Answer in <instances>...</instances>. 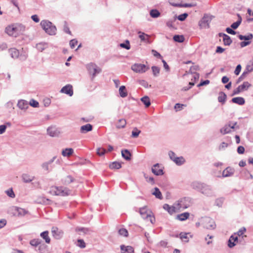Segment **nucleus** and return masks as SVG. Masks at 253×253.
I'll return each mask as SVG.
<instances>
[{"label": "nucleus", "instance_id": "nucleus-1", "mask_svg": "<svg viewBox=\"0 0 253 253\" xmlns=\"http://www.w3.org/2000/svg\"><path fill=\"white\" fill-rule=\"evenodd\" d=\"M25 30V27L20 24H15L8 26L5 28V32L10 36L16 37L21 34Z\"/></svg>", "mask_w": 253, "mask_h": 253}, {"label": "nucleus", "instance_id": "nucleus-2", "mask_svg": "<svg viewBox=\"0 0 253 253\" xmlns=\"http://www.w3.org/2000/svg\"><path fill=\"white\" fill-rule=\"evenodd\" d=\"M49 193L54 195L66 196L71 194V190L67 187L53 186L51 187Z\"/></svg>", "mask_w": 253, "mask_h": 253}, {"label": "nucleus", "instance_id": "nucleus-3", "mask_svg": "<svg viewBox=\"0 0 253 253\" xmlns=\"http://www.w3.org/2000/svg\"><path fill=\"white\" fill-rule=\"evenodd\" d=\"M41 25L44 31L49 35H55L56 28L51 22L44 20L41 22Z\"/></svg>", "mask_w": 253, "mask_h": 253}, {"label": "nucleus", "instance_id": "nucleus-4", "mask_svg": "<svg viewBox=\"0 0 253 253\" xmlns=\"http://www.w3.org/2000/svg\"><path fill=\"white\" fill-rule=\"evenodd\" d=\"M139 212L143 219L150 221L152 224L155 222V217L152 215L151 211H149L146 207L140 208Z\"/></svg>", "mask_w": 253, "mask_h": 253}, {"label": "nucleus", "instance_id": "nucleus-5", "mask_svg": "<svg viewBox=\"0 0 253 253\" xmlns=\"http://www.w3.org/2000/svg\"><path fill=\"white\" fill-rule=\"evenodd\" d=\"M201 225L205 228L212 230L215 228L216 224L214 220L209 217H203L201 219Z\"/></svg>", "mask_w": 253, "mask_h": 253}, {"label": "nucleus", "instance_id": "nucleus-6", "mask_svg": "<svg viewBox=\"0 0 253 253\" xmlns=\"http://www.w3.org/2000/svg\"><path fill=\"white\" fill-rule=\"evenodd\" d=\"M200 193L207 197L215 196V192L212 187L207 183H204Z\"/></svg>", "mask_w": 253, "mask_h": 253}, {"label": "nucleus", "instance_id": "nucleus-7", "mask_svg": "<svg viewBox=\"0 0 253 253\" xmlns=\"http://www.w3.org/2000/svg\"><path fill=\"white\" fill-rule=\"evenodd\" d=\"M179 211L188 208L190 206V200L189 198L184 197L175 202Z\"/></svg>", "mask_w": 253, "mask_h": 253}, {"label": "nucleus", "instance_id": "nucleus-8", "mask_svg": "<svg viewBox=\"0 0 253 253\" xmlns=\"http://www.w3.org/2000/svg\"><path fill=\"white\" fill-rule=\"evenodd\" d=\"M131 69L136 73H143L149 69V67L144 64L135 63L132 65Z\"/></svg>", "mask_w": 253, "mask_h": 253}, {"label": "nucleus", "instance_id": "nucleus-9", "mask_svg": "<svg viewBox=\"0 0 253 253\" xmlns=\"http://www.w3.org/2000/svg\"><path fill=\"white\" fill-rule=\"evenodd\" d=\"M176 205L175 202L172 206H169V204H165L163 205V209L171 215L174 213L179 211L178 208Z\"/></svg>", "mask_w": 253, "mask_h": 253}, {"label": "nucleus", "instance_id": "nucleus-10", "mask_svg": "<svg viewBox=\"0 0 253 253\" xmlns=\"http://www.w3.org/2000/svg\"><path fill=\"white\" fill-rule=\"evenodd\" d=\"M151 171L154 174L157 176L162 175L164 173L163 169L161 168L159 164L154 165L152 167Z\"/></svg>", "mask_w": 253, "mask_h": 253}, {"label": "nucleus", "instance_id": "nucleus-11", "mask_svg": "<svg viewBox=\"0 0 253 253\" xmlns=\"http://www.w3.org/2000/svg\"><path fill=\"white\" fill-rule=\"evenodd\" d=\"M47 132L51 137H57L60 133L58 129L54 126L48 127L47 129Z\"/></svg>", "mask_w": 253, "mask_h": 253}, {"label": "nucleus", "instance_id": "nucleus-12", "mask_svg": "<svg viewBox=\"0 0 253 253\" xmlns=\"http://www.w3.org/2000/svg\"><path fill=\"white\" fill-rule=\"evenodd\" d=\"M204 182H202L199 181L195 180L191 182L190 187L197 191L200 192L204 184Z\"/></svg>", "mask_w": 253, "mask_h": 253}, {"label": "nucleus", "instance_id": "nucleus-13", "mask_svg": "<svg viewBox=\"0 0 253 253\" xmlns=\"http://www.w3.org/2000/svg\"><path fill=\"white\" fill-rule=\"evenodd\" d=\"M60 92L72 96L73 94V86L71 84H67L63 86L60 90Z\"/></svg>", "mask_w": 253, "mask_h": 253}, {"label": "nucleus", "instance_id": "nucleus-14", "mask_svg": "<svg viewBox=\"0 0 253 253\" xmlns=\"http://www.w3.org/2000/svg\"><path fill=\"white\" fill-rule=\"evenodd\" d=\"M51 233L54 238L58 240L61 239L63 235V232L57 227H52Z\"/></svg>", "mask_w": 253, "mask_h": 253}, {"label": "nucleus", "instance_id": "nucleus-15", "mask_svg": "<svg viewBox=\"0 0 253 253\" xmlns=\"http://www.w3.org/2000/svg\"><path fill=\"white\" fill-rule=\"evenodd\" d=\"M75 179L71 175H68L61 179V182L63 184L67 185L72 182H73Z\"/></svg>", "mask_w": 253, "mask_h": 253}, {"label": "nucleus", "instance_id": "nucleus-16", "mask_svg": "<svg viewBox=\"0 0 253 253\" xmlns=\"http://www.w3.org/2000/svg\"><path fill=\"white\" fill-rule=\"evenodd\" d=\"M17 106L21 110H26L29 107V103L27 101L21 99L18 101Z\"/></svg>", "mask_w": 253, "mask_h": 253}, {"label": "nucleus", "instance_id": "nucleus-17", "mask_svg": "<svg viewBox=\"0 0 253 253\" xmlns=\"http://www.w3.org/2000/svg\"><path fill=\"white\" fill-rule=\"evenodd\" d=\"M235 170L233 168L231 167H227L222 172V177H230L233 175Z\"/></svg>", "mask_w": 253, "mask_h": 253}, {"label": "nucleus", "instance_id": "nucleus-18", "mask_svg": "<svg viewBox=\"0 0 253 253\" xmlns=\"http://www.w3.org/2000/svg\"><path fill=\"white\" fill-rule=\"evenodd\" d=\"M22 179L24 183H28L33 181L35 177L27 173H24L22 175Z\"/></svg>", "mask_w": 253, "mask_h": 253}, {"label": "nucleus", "instance_id": "nucleus-19", "mask_svg": "<svg viewBox=\"0 0 253 253\" xmlns=\"http://www.w3.org/2000/svg\"><path fill=\"white\" fill-rule=\"evenodd\" d=\"M86 68L88 73L92 76L93 78L95 76V64L91 62L86 65Z\"/></svg>", "mask_w": 253, "mask_h": 253}, {"label": "nucleus", "instance_id": "nucleus-20", "mask_svg": "<svg viewBox=\"0 0 253 253\" xmlns=\"http://www.w3.org/2000/svg\"><path fill=\"white\" fill-rule=\"evenodd\" d=\"M92 129L93 126L89 124H87L81 126L80 132L82 133H86L87 132L92 130Z\"/></svg>", "mask_w": 253, "mask_h": 253}, {"label": "nucleus", "instance_id": "nucleus-21", "mask_svg": "<svg viewBox=\"0 0 253 253\" xmlns=\"http://www.w3.org/2000/svg\"><path fill=\"white\" fill-rule=\"evenodd\" d=\"M211 19L207 15H205L202 20L199 22V25L201 27H206V25H209V22L211 21Z\"/></svg>", "mask_w": 253, "mask_h": 253}, {"label": "nucleus", "instance_id": "nucleus-22", "mask_svg": "<svg viewBox=\"0 0 253 253\" xmlns=\"http://www.w3.org/2000/svg\"><path fill=\"white\" fill-rule=\"evenodd\" d=\"M8 52L10 56L13 59L18 58L19 56V51L15 48L9 49Z\"/></svg>", "mask_w": 253, "mask_h": 253}, {"label": "nucleus", "instance_id": "nucleus-23", "mask_svg": "<svg viewBox=\"0 0 253 253\" xmlns=\"http://www.w3.org/2000/svg\"><path fill=\"white\" fill-rule=\"evenodd\" d=\"M121 249L122 251V253H134L133 248L131 246H125L122 245L121 246Z\"/></svg>", "mask_w": 253, "mask_h": 253}, {"label": "nucleus", "instance_id": "nucleus-24", "mask_svg": "<svg viewBox=\"0 0 253 253\" xmlns=\"http://www.w3.org/2000/svg\"><path fill=\"white\" fill-rule=\"evenodd\" d=\"M40 236L44 240L45 242L47 244H49L50 243V238L48 236V231H45L42 232L40 234Z\"/></svg>", "mask_w": 253, "mask_h": 253}, {"label": "nucleus", "instance_id": "nucleus-25", "mask_svg": "<svg viewBox=\"0 0 253 253\" xmlns=\"http://www.w3.org/2000/svg\"><path fill=\"white\" fill-rule=\"evenodd\" d=\"M74 153V150L72 148H66L62 150V155L64 157H70Z\"/></svg>", "mask_w": 253, "mask_h": 253}, {"label": "nucleus", "instance_id": "nucleus-26", "mask_svg": "<svg viewBox=\"0 0 253 253\" xmlns=\"http://www.w3.org/2000/svg\"><path fill=\"white\" fill-rule=\"evenodd\" d=\"M189 215H190L189 213L186 212L184 213H182L178 214L176 216V219H178L179 220H180V221H184L189 218Z\"/></svg>", "mask_w": 253, "mask_h": 253}, {"label": "nucleus", "instance_id": "nucleus-27", "mask_svg": "<svg viewBox=\"0 0 253 253\" xmlns=\"http://www.w3.org/2000/svg\"><path fill=\"white\" fill-rule=\"evenodd\" d=\"M232 101L239 105H242L245 104V99L241 97H234L232 99Z\"/></svg>", "mask_w": 253, "mask_h": 253}, {"label": "nucleus", "instance_id": "nucleus-28", "mask_svg": "<svg viewBox=\"0 0 253 253\" xmlns=\"http://www.w3.org/2000/svg\"><path fill=\"white\" fill-rule=\"evenodd\" d=\"M188 235H189L190 237H192V236L190 235V233H184L181 232L179 234V237L183 241L185 242H188L189 241V238Z\"/></svg>", "mask_w": 253, "mask_h": 253}, {"label": "nucleus", "instance_id": "nucleus-29", "mask_svg": "<svg viewBox=\"0 0 253 253\" xmlns=\"http://www.w3.org/2000/svg\"><path fill=\"white\" fill-rule=\"evenodd\" d=\"M119 94L122 97H125L127 95V92L126 86L124 85H122L120 87L119 90Z\"/></svg>", "mask_w": 253, "mask_h": 253}, {"label": "nucleus", "instance_id": "nucleus-30", "mask_svg": "<svg viewBox=\"0 0 253 253\" xmlns=\"http://www.w3.org/2000/svg\"><path fill=\"white\" fill-rule=\"evenodd\" d=\"M126 122L125 119H120L116 124V127L118 128H124L126 126Z\"/></svg>", "mask_w": 253, "mask_h": 253}, {"label": "nucleus", "instance_id": "nucleus-31", "mask_svg": "<svg viewBox=\"0 0 253 253\" xmlns=\"http://www.w3.org/2000/svg\"><path fill=\"white\" fill-rule=\"evenodd\" d=\"M122 156L126 160H130L131 159V154L127 150H122Z\"/></svg>", "mask_w": 253, "mask_h": 253}, {"label": "nucleus", "instance_id": "nucleus-32", "mask_svg": "<svg viewBox=\"0 0 253 253\" xmlns=\"http://www.w3.org/2000/svg\"><path fill=\"white\" fill-rule=\"evenodd\" d=\"M152 195H154L156 198L159 199H162L163 196L162 195V193L161 191H160L159 189L157 187H155L154 189V191L152 192Z\"/></svg>", "mask_w": 253, "mask_h": 253}, {"label": "nucleus", "instance_id": "nucleus-33", "mask_svg": "<svg viewBox=\"0 0 253 253\" xmlns=\"http://www.w3.org/2000/svg\"><path fill=\"white\" fill-rule=\"evenodd\" d=\"M231 131L230 124L225 125L220 129V132L222 134H225Z\"/></svg>", "mask_w": 253, "mask_h": 253}, {"label": "nucleus", "instance_id": "nucleus-34", "mask_svg": "<svg viewBox=\"0 0 253 253\" xmlns=\"http://www.w3.org/2000/svg\"><path fill=\"white\" fill-rule=\"evenodd\" d=\"M42 242V240L40 239H34L31 240L30 241L29 243L32 246L34 247H37L39 246V245H40L41 244Z\"/></svg>", "mask_w": 253, "mask_h": 253}, {"label": "nucleus", "instance_id": "nucleus-35", "mask_svg": "<svg viewBox=\"0 0 253 253\" xmlns=\"http://www.w3.org/2000/svg\"><path fill=\"white\" fill-rule=\"evenodd\" d=\"M238 37L240 40L249 41L253 38V35L251 33L249 34L247 36L239 35Z\"/></svg>", "mask_w": 253, "mask_h": 253}, {"label": "nucleus", "instance_id": "nucleus-36", "mask_svg": "<svg viewBox=\"0 0 253 253\" xmlns=\"http://www.w3.org/2000/svg\"><path fill=\"white\" fill-rule=\"evenodd\" d=\"M141 101L145 105L146 107H148L151 104L150 100L148 96H145L141 98Z\"/></svg>", "mask_w": 253, "mask_h": 253}, {"label": "nucleus", "instance_id": "nucleus-37", "mask_svg": "<svg viewBox=\"0 0 253 253\" xmlns=\"http://www.w3.org/2000/svg\"><path fill=\"white\" fill-rule=\"evenodd\" d=\"M160 12L156 9H153L150 11V15L152 18H158L160 16Z\"/></svg>", "mask_w": 253, "mask_h": 253}, {"label": "nucleus", "instance_id": "nucleus-38", "mask_svg": "<svg viewBox=\"0 0 253 253\" xmlns=\"http://www.w3.org/2000/svg\"><path fill=\"white\" fill-rule=\"evenodd\" d=\"M173 162L177 165L181 166L185 163V160L183 157L181 156V157H177V158H176L174 159V161H173Z\"/></svg>", "mask_w": 253, "mask_h": 253}, {"label": "nucleus", "instance_id": "nucleus-39", "mask_svg": "<svg viewBox=\"0 0 253 253\" xmlns=\"http://www.w3.org/2000/svg\"><path fill=\"white\" fill-rule=\"evenodd\" d=\"M226 95L223 92H220L218 97V100L219 102L224 104L226 101Z\"/></svg>", "mask_w": 253, "mask_h": 253}, {"label": "nucleus", "instance_id": "nucleus-40", "mask_svg": "<svg viewBox=\"0 0 253 253\" xmlns=\"http://www.w3.org/2000/svg\"><path fill=\"white\" fill-rule=\"evenodd\" d=\"M19 207L16 206H12L9 209V212L12 214L13 216H17V214L18 213V210Z\"/></svg>", "mask_w": 253, "mask_h": 253}, {"label": "nucleus", "instance_id": "nucleus-41", "mask_svg": "<svg viewBox=\"0 0 253 253\" xmlns=\"http://www.w3.org/2000/svg\"><path fill=\"white\" fill-rule=\"evenodd\" d=\"M173 40L178 42H182L184 41V37L183 35H175L173 37Z\"/></svg>", "mask_w": 253, "mask_h": 253}, {"label": "nucleus", "instance_id": "nucleus-42", "mask_svg": "<svg viewBox=\"0 0 253 253\" xmlns=\"http://www.w3.org/2000/svg\"><path fill=\"white\" fill-rule=\"evenodd\" d=\"M121 167V164L117 162H114L109 165L111 169H119Z\"/></svg>", "mask_w": 253, "mask_h": 253}, {"label": "nucleus", "instance_id": "nucleus-43", "mask_svg": "<svg viewBox=\"0 0 253 253\" xmlns=\"http://www.w3.org/2000/svg\"><path fill=\"white\" fill-rule=\"evenodd\" d=\"M223 41L224 45H230L232 42L231 38L227 35L223 39Z\"/></svg>", "mask_w": 253, "mask_h": 253}, {"label": "nucleus", "instance_id": "nucleus-44", "mask_svg": "<svg viewBox=\"0 0 253 253\" xmlns=\"http://www.w3.org/2000/svg\"><path fill=\"white\" fill-rule=\"evenodd\" d=\"M151 69L154 76L155 77H158L160 74V68L157 66H153Z\"/></svg>", "mask_w": 253, "mask_h": 253}, {"label": "nucleus", "instance_id": "nucleus-45", "mask_svg": "<svg viewBox=\"0 0 253 253\" xmlns=\"http://www.w3.org/2000/svg\"><path fill=\"white\" fill-rule=\"evenodd\" d=\"M120 46L122 48H125L127 50H129L130 48V45L128 40H126L125 42L121 43L120 44Z\"/></svg>", "mask_w": 253, "mask_h": 253}, {"label": "nucleus", "instance_id": "nucleus-46", "mask_svg": "<svg viewBox=\"0 0 253 253\" xmlns=\"http://www.w3.org/2000/svg\"><path fill=\"white\" fill-rule=\"evenodd\" d=\"M140 132L141 131L140 130L138 129L137 127H134L131 132V137L133 138H137Z\"/></svg>", "mask_w": 253, "mask_h": 253}, {"label": "nucleus", "instance_id": "nucleus-47", "mask_svg": "<svg viewBox=\"0 0 253 253\" xmlns=\"http://www.w3.org/2000/svg\"><path fill=\"white\" fill-rule=\"evenodd\" d=\"M28 57V54L26 51L22 50L21 53L19 52V59L21 61H25Z\"/></svg>", "mask_w": 253, "mask_h": 253}, {"label": "nucleus", "instance_id": "nucleus-48", "mask_svg": "<svg viewBox=\"0 0 253 253\" xmlns=\"http://www.w3.org/2000/svg\"><path fill=\"white\" fill-rule=\"evenodd\" d=\"M5 193L10 198H14L15 197V195L12 188L5 191Z\"/></svg>", "mask_w": 253, "mask_h": 253}, {"label": "nucleus", "instance_id": "nucleus-49", "mask_svg": "<svg viewBox=\"0 0 253 253\" xmlns=\"http://www.w3.org/2000/svg\"><path fill=\"white\" fill-rule=\"evenodd\" d=\"M28 213V211L24 209L19 208L18 210L17 216H23Z\"/></svg>", "mask_w": 253, "mask_h": 253}, {"label": "nucleus", "instance_id": "nucleus-50", "mask_svg": "<svg viewBox=\"0 0 253 253\" xmlns=\"http://www.w3.org/2000/svg\"><path fill=\"white\" fill-rule=\"evenodd\" d=\"M118 233L120 236H122L124 237H127L128 233V231L125 228H121L118 230Z\"/></svg>", "mask_w": 253, "mask_h": 253}, {"label": "nucleus", "instance_id": "nucleus-51", "mask_svg": "<svg viewBox=\"0 0 253 253\" xmlns=\"http://www.w3.org/2000/svg\"><path fill=\"white\" fill-rule=\"evenodd\" d=\"M46 47V43H39L37 44V48L40 51H42Z\"/></svg>", "mask_w": 253, "mask_h": 253}, {"label": "nucleus", "instance_id": "nucleus-52", "mask_svg": "<svg viewBox=\"0 0 253 253\" xmlns=\"http://www.w3.org/2000/svg\"><path fill=\"white\" fill-rule=\"evenodd\" d=\"M246 70L250 73L253 71V60H251L246 66Z\"/></svg>", "mask_w": 253, "mask_h": 253}, {"label": "nucleus", "instance_id": "nucleus-53", "mask_svg": "<svg viewBox=\"0 0 253 253\" xmlns=\"http://www.w3.org/2000/svg\"><path fill=\"white\" fill-rule=\"evenodd\" d=\"M251 85L250 84H249L248 82H244L242 85H239V86L240 87L241 90L242 91L247 90L249 86Z\"/></svg>", "mask_w": 253, "mask_h": 253}, {"label": "nucleus", "instance_id": "nucleus-54", "mask_svg": "<svg viewBox=\"0 0 253 253\" xmlns=\"http://www.w3.org/2000/svg\"><path fill=\"white\" fill-rule=\"evenodd\" d=\"M29 105H30L31 106L33 107H39V102L33 99H32L30 100L29 103H28Z\"/></svg>", "mask_w": 253, "mask_h": 253}, {"label": "nucleus", "instance_id": "nucleus-55", "mask_svg": "<svg viewBox=\"0 0 253 253\" xmlns=\"http://www.w3.org/2000/svg\"><path fill=\"white\" fill-rule=\"evenodd\" d=\"M188 14L187 13H184L182 14L179 15L176 18L180 21H183L185 20V19L188 16Z\"/></svg>", "mask_w": 253, "mask_h": 253}, {"label": "nucleus", "instance_id": "nucleus-56", "mask_svg": "<svg viewBox=\"0 0 253 253\" xmlns=\"http://www.w3.org/2000/svg\"><path fill=\"white\" fill-rule=\"evenodd\" d=\"M77 245L81 248H84L85 247V244L84 241L82 239L78 240Z\"/></svg>", "mask_w": 253, "mask_h": 253}, {"label": "nucleus", "instance_id": "nucleus-57", "mask_svg": "<svg viewBox=\"0 0 253 253\" xmlns=\"http://www.w3.org/2000/svg\"><path fill=\"white\" fill-rule=\"evenodd\" d=\"M224 199L223 198H220L216 199L215 203V205L218 207H221L223 203Z\"/></svg>", "mask_w": 253, "mask_h": 253}, {"label": "nucleus", "instance_id": "nucleus-58", "mask_svg": "<svg viewBox=\"0 0 253 253\" xmlns=\"http://www.w3.org/2000/svg\"><path fill=\"white\" fill-rule=\"evenodd\" d=\"M144 177L146 179V181L148 182L151 183L152 185L155 184V181H154V179L153 177H148V176L146 174H144Z\"/></svg>", "mask_w": 253, "mask_h": 253}, {"label": "nucleus", "instance_id": "nucleus-59", "mask_svg": "<svg viewBox=\"0 0 253 253\" xmlns=\"http://www.w3.org/2000/svg\"><path fill=\"white\" fill-rule=\"evenodd\" d=\"M78 41L76 39H73L70 41V46L72 49L75 47Z\"/></svg>", "mask_w": 253, "mask_h": 253}, {"label": "nucleus", "instance_id": "nucleus-60", "mask_svg": "<svg viewBox=\"0 0 253 253\" xmlns=\"http://www.w3.org/2000/svg\"><path fill=\"white\" fill-rule=\"evenodd\" d=\"M183 106H186V105L180 104V103H176L174 106V109L176 110V111L181 110Z\"/></svg>", "mask_w": 253, "mask_h": 253}, {"label": "nucleus", "instance_id": "nucleus-61", "mask_svg": "<svg viewBox=\"0 0 253 253\" xmlns=\"http://www.w3.org/2000/svg\"><path fill=\"white\" fill-rule=\"evenodd\" d=\"M139 84L145 87V88H148V87H151V85H149L146 80H139Z\"/></svg>", "mask_w": 253, "mask_h": 253}, {"label": "nucleus", "instance_id": "nucleus-62", "mask_svg": "<svg viewBox=\"0 0 253 253\" xmlns=\"http://www.w3.org/2000/svg\"><path fill=\"white\" fill-rule=\"evenodd\" d=\"M106 152V150L102 148H99L97 150V152H96L98 155L99 156H102Z\"/></svg>", "mask_w": 253, "mask_h": 253}, {"label": "nucleus", "instance_id": "nucleus-63", "mask_svg": "<svg viewBox=\"0 0 253 253\" xmlns=\"http://www.w3.org/2000/svg\"><path fill=\"white\" fill-rule=\"evenodd\" d=\"M169 156L170 159L172 161H174V159L177 157L176 156L175 154L172 151H169Z\"/></svg>", "mask_w": 253, "mask_h": 253}, {"label": "nucleus", "instance_id": "nucleus-64", "mask_svg": "<svg viewBox=\"0 0 253 253\" xmlns=\"http://www.w3.org/2000/svg\"><path fill=\"white\" fill-rule=\"evenodd\" d=\"M49 165L50 164H48V163L47 162H45V163H43L42 164V168L44 170H46L47 171H49Z\"/></svg>", "mask_w": 253, "mask_h": 253}]
</instances>
